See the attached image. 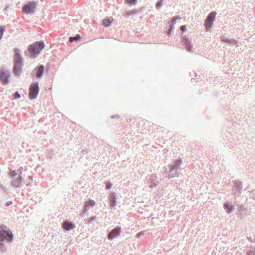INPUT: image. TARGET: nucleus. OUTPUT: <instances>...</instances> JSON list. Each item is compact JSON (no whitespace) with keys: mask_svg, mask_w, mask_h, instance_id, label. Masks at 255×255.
Listing matches in <instances>:
<instances>
[{"mask_svg":"<svg viewBox=\"0 0 255 255\" xmlns=\"http://www.w3.org/2000/svg\"><path fill=\"white\" fill-rule=\"evenodd\" d=\"M44 43L42 41L35 42L30 45L28 51L29 53V56L32 58L35 57L39 54L40 52L44 48Z\"/></svg>","mask_w":255,"mask_h":255,"instance_id":"nucleus-1","label":"nucleus"},{"mask_svg":"<svg viewBox=\"0 0 255 255\" xmlns=\"http://www.w3.org/2000/svg\"><path fill=\"white\" fill-rule=\"evenodd\" d=\"M12 234L6 226H0V242L4 240L10 241L12 238Z\"/></svg>","mask_w":255,"mask_h":255,"instance_id":"nucleus-2","label":"nucleus"},{"mask_svg":"<svg viewBox=\"0 0 255 255\" xmlns=\"http://www.w3.org/2000/svg\"><path fill=\"white\" fill-rule=\"evenodd\" d=\"M39 92L38 84L34 83L30 86L29 88V97L30 99H35L37 97Z\"/></svg>","mask_w":255,"mask_h":255,"instance_id":"nucleus-3","label":"nucleus"},{"mask_svg":"<svg viewBox=\"0 0 255 255\" xmlns=\"http://www.w3.org/2000/svg\"><path fill=\"white\" fill-rule=\"evenodd\" d=\"M35 4L33 2H30L26 4L22 8V12L24 13H29L34 11Z\"/></svg>","mask_w":255,"mask_h":255,"instance_id":"nucleus-4","label":"nucleus"},{"mask_svg":"<svg viewBox=\"0 0 255 255\" xmlns=\"http://www.w3.org/2000/svg\"><path fill=\"white\" fill-rule=\"evenodd\" d=\"M216 16L215 12H211L208 16L206 23V27L207 28H210L212 25L213 22L214 21Z\"/></svg>","mask_w":255,"mask_h":255,"instance_id":"nucleus-5","label":"nucleus"},{"mask_svg":"<svg viewBox=\"0 0 255 255\" xmlns=\"http://www.w3.org/2000/svg\"><path fill=\"white\" fill-rule=\"evenodd\" d=\"M9 74L6 71L2 70L0 71V80L3 84L6 85L8 83V78Z\"/></svg>","mask_w":255,"mask_h":255,"instance_id":"nucleus-6","label":"nucleus"},{"mask_svg":"<svg viewBox=\"0 0 255 255\" xmlns=\"http://www.w3.org/2000/svg\"><path fill=\"white\" fill-rule=\"evenodd\" d=\"M35 70L36 71V75L37 78L40 79L42 77L43 73L44 72V66L40 65L38 66L36 69H35Z\"/></svg>","mask_w":255,"mask_h":255,"instance_id":"nucleus-7","label":"nucleus"},{"mask_svg":"<svg viewBox=\"0 0 255 255\" xmlns=\"http://www.w3.org/2000/svg\"><path fill=\"white\" fill-rule=\"evenodd\" d=\"M113 22V18L111 17H107L103 19L102 24L105 27L110 26Z\"/></svg>","mask_w":255,"mask_h":255,"instance_id":"nucleus-8","label":"nucleus"},{"mask_svg":"<svg viewBox=\"0 0 255 255\" xmlns=\"http://www.w3.org/2000/svg\"><path fill=\"white\" fill-rule=\"evenodd\" d=\"M120 231L119 229L113 230L109 235V239H113L115 237L119 235Z\"/></svg>","mask_w":255,"mask_h":255,"instance_id":"nucleus-9","label":"nucleus"},{"mask_svg":"<svg viewBox=\"0 0 255 255\" xmlns=\"http://www.w3.org/2000/svg\"><path fill=\"white\" fill-rule=\"evenodd\" d=\"M14 53H15L14 59H15L16 64H20L21 61V57L18 53V50L15 49Z\"/></svg>","mask_w":255,"mask_h":255,"instance_id":"nucleus-10","label":"nucleus"},{"mask_svg":"<svg viewBox=\"0 0 255 255\" xmlns=\"http://www.w3.org/2000/svg\"><path fill=\"white\" fill-rule=\"evenodd\" d=\"M74 226L73 224L67 222H65L63 225V228L66 230H70L73 229Z\"/></svg>","mask_w":255,"mask_h":255,"instance_id":"nucleus-11","label":"nucleus"},{"mask_svg":"<svg viewBox=\"0 0 255 255\" xmlns=\"http://www.w3.org/2000/svg\"><path fill=\"white\" fill-rule=\"evenodd\" d=\"M224 207L227 210V212L230 213L232 209V206L228 203L224 204Z\"/></svg>","mask_w":255,"mask_h":255,"instance_id":"nucleus-12","label":"nucleus"},{"mask_svg":"<svg viewBox=\"0 0 255 255\" xmlns=\"http://www.w3.org/2000/svg\"><path fill=\"white\" fill-rule=\"evenodd\" d=\"M80 38H81V37H80V35H77L75 37H70L69 38V41H70V42H72L74 41L78 40L80 39Z\"/></svg>","mask_w":255,"mask_h":255,"instance_id":"nucleus-13","label":"nucleus"},{"mask_svg":"<svg viewBox=\"0 0 255 255\" xmlns=\"http://www.w3.org/2000/svg\"><path fill=\"white\" fill-rule=\"evenodd\" d=\"M110 200L112 206H114L116 202V198L114 194L110 196Z\"/></svg>","mask_w":255,"mask_h":255,"instance_id":"nucleus-14","label":"nucleus"},{"mask_svg":"<svg viewBox=\"0 0 255 255\" xmlns=\"http://www.w3.org/2000/svg\"><path fill=\"white\" fill-rule=\"evenodd\" d=\"M95 204V202L94 201H93V200H90L86 202V205L87 206H94Z\"/></svg>","mask_w":255,"mask_h":255,"instance_id":"nucleus-15","label":"nucleus"},{"mask_svg":"<svg viewBox=\"0 0 255 255\" xmlns=\"http://www.w3.org/2000/svg\"><path fill=\"white\" fill-rule=\"evenodd\" d=\"M5 28L3 26H0V39L2 38V34Z\"/></svg>","mask_w":255,"mask_h":255,"instance_id":"nucleus-16","label":"nucleus"},{"mask_svg":"<svg viewBox=\"0 0 255 255\" xmlns=\"http://www.w3.org/2000/svg\"><path fill=\"white\" fill-rule=\"evenodd\" d=\"M112 187V184L110 182H108L106 183V187L107 189H109Z\"/></svg>","mask_w":255,"mask_h":255,"instance_id":"nucleus-17","label":"nucleus"},{"mask_svg":"<svg viewBox=\"0 0 255 255\" xmlns=\"http://www.w3.org/2000/svg\"><path fill=\"white\" fill-rule=\"evenodd\" d=\"M9 174L11 176H14L17 174L16 171L14 170L11 171Z\"/></svg>","mask_w":255,"mask_h":255,"instance_id":"nucleus-18","label":"nucleus"},{"mask_svg":"<svg viewBox=\"0 0 255 255\" xmlns=\"http://www.w3.org/2000/svg\"><path fill=\"white\" fill-rule=\"evenodd\" d=\"M15 99H18L20 98V95L18 92H16L14 94Z\"/></svg>","mask_w":255,"mask_h":255,"instance_id":"nucleus-19","label":"nucleus"},{"mask_svg":"<svg viewBox=\"0 0 255 255\" xmlns=\"http://www.w3.org/2000/svg\"><path fill=\"white\" fill-rule=\"evenodd\" d=\"M180 29L182 32H184L186 31V26L185 25H182L180 27Z\"/></svg>","mask_w":255,"mask_h":255,"instance_id":"nucleus-20","label":"nucleus"},{"mask_svg":"<svg viewBox=\"0 0 255 255\" xmlns=\"http://www.w3.org/2000/svg\"><path fill=\"white\" fill-rule=\"evenodd\" d=\"M127 0L128 3H132L135 1V0Z\"/></svg>","mask_w":255,"mask_h":255,"instance_id":"nucleus-21","label":"nucleus"},{"mask_svg":"<svg viewBox=\"0 0 255 255\" xmlns=\"http://www.w3.org/2000/svg\"><path fill=\"white\" fill-rule=\"evenodd\" d=\"M19 171H20V173H21L22 171V167H20L19 169Z\"/></svg>","mask_w":255,"mask_h":255,"instance_id":"nucleus-22","label":"nucleus"}]
</instances>
